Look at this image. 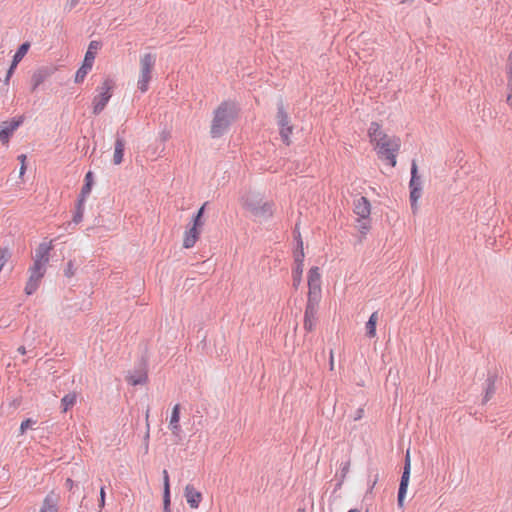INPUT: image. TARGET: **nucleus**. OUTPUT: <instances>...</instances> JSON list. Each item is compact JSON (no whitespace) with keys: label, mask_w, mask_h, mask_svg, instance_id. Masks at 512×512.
Wrapping results in <instances>:
<instances>
[{"label":"nucleus","mask_w":512,"mask_h":512,"mask_svg":"<svg viewBox=\"0 0 512 512\" xmlns=\"http://www.w3.org/2000/svg\"><path fill=\"white\" fill-rule=\"evenodd\" d=\"M237 116L236 105L232 102H223L214 112L211 124V136L213 138L221 137L232 124Z\"/></svg>","instance_id":"1"},{"label":"nucleus","mask_w":512,"mask_h":512,"mask_svg":"<svg viewBox=\"0 0 512 512\" xmlns=\"http://www.w3.org/2000/svg\"><path fill=\"white\" fill-rule=\"evenodd\" d=\"M375 145L379 158L388 161L394 167L396 165V153L400 148V139L381 134Z\"/></svg>","instance_id":"2"},{"label":"nucleus","mask_w":512,"mask_h":512,"mask_svg":"<svg viewBox=\"0 0 512 512\" xmlns=\"http://www.w3.org/2000/svg\"><path fill=\"white\" fill-rule=\"evenodd\" d=\"M243 205L255 217L266 219L272 216V203L263 201L260 195L255 193H248L243 198Z\"/></svg>","instance_id":"3"},{"label":"nucleus","mask_w":512,"mask_h":512,"mask_svg":"<svg viewBox=\"0 0 512 512\" xmlns=\"http://www.w3.org/2000/svg\"><path fill=\"white\" fill-rule=\"evenodd\" d=\"M155 56L151 53L143 55L140 59V75L137 82L138 89L144 93L148 90L149 82L152 78V70L155 65Z\"/></svg>","instance_id":"4"},{"label":"nucleus","mask_w":512,"mask_h":512,"mask_svg":"<svg viewBox=\"0 0 512 512\" xmlns=\"http://www.w3.org/2000/svg\"><path fill=\"white\" fill-rule=\"evenodd\" d=\"M101 43L98 41H91L88 50L85 54L82 66L77 70L75 75V83H82L93 67L95 55L98 49H100Z\"/></svg>","instance_id":"5"},{"label":"nucleus","mask_w":512,"mask_h":512,"mask_svg":"<svg viewBox=\"0 0 512 512\" xmlns=\"http://www.w3.org/2000/svg\"><path fill=\"white\" fill-rule=\"evenodd\" d=\"M409 188L411 209L413 213H416L418 209L417 201L422 194V180L418 175V168L415 160H413L411 164V179L409 182Z\"/></svg>","instance_id":"6"},{"label":"nucleus","mask_w":512,"mask_h":512,"mask_svg":"<svg viewBox=\"0 0 512 512\" xmlns=\"http://www.w3.org/2000/svg\"><path fill=\"white\" fill-rule=\"evenodd\" d=\"M277 110L276 118L281 139L286 145H290V134L293 131V126L290 124L289 116L284 109L282 101L278 103Z\"/></svg>","instance_id":"7"},{"label":"nucleus","mask_w":512,"mask_h":512,"mask_svg":"<svg viewBox=\"0 0 512 512\" xmlns=\"http://www.w3.org/2000/svg\"><path fill=\"white\" fill-rule=\"evenodd\" d=\"M114 87V82L111 79H106L101 87V92L96 95L93 99V113L95 115L100 114L107 103L109 102L112 93L111 90Z\"/></svg>","instance_id":"8"},{"label":"nucleus","mask_w":512,"mask_h":512,"mask_svg":"<svg viewBox=\"0 0 512 512\" xmlns=\"http://www.w3.org/2000/svg\"><path fill=\"white\" fill-rule=\"evenodd\" d=\"M29 271L30 277L26 283L25 292L28 295H31L38 289L41 280L46 273V266L33 263Z\"/></svg>","instance_id":"9"},{"label":"nucleus","mask_w":512,"mask_h":512,"mask_svg":"<svg viewBox=\"0 0 512 512\" xmlns=\"http://www.w3.org/2000/svg\"><path fill=\"white\" fill-rule=\"evenodd\" d=\"M24 121V116H19L17 118H13L10 121H4L0 125V142L3 145H7L9 143L10 138L14 134V132L22 125Z\"/></svg>","instance_id":"10"},{"label":"nucleus","mask_w":512,"mask_h":512,"mask_svg":"<svg viewBox=\"0 0 512 512\" xmlns=\"http://www.w3.org/2000/svg\"><path fill=\"white\" fill-rule=\"evenodd\" d=\"M410 466H411L410 465V453H409V451H407L406 455H405L404 470H403V473L401 476V481H400L399 490H398L397 502H398L399 507L403 506V501H404V497H405V494L407 491L409 478H410Z\"/></svg>","instance_id":"11"},{"label":"nucleus","mask_w":512,"mask_h":512,"mask_svg":"<svg viewBox=\"0 0 512 512\" xmlns=\"http://www.w3.org/2000/svg\"><path fill=\"white\" fill-rule=\"evenodd\" d=\"M53 249L52 241L41 243L37 247L34 256V263L46 266L50 259V251Z\"/></svg>","instance_id":"12"},{"label":"nucleus","mask_w":512,"mask_h":512,"mask_svg":"<svg viewBox=\"0 0 512 512\" xmlns=\"http://www.w3.org/2000/svg\"><path fill=\"white\" fill-rule=\"evenodd\" d=\"M354 212L359 219L367 220L370 215V203L365 197H360L355 201Z\"/></svg>","instance_id":"13"},{"label":"nucleus","mask_w":512,"mask_h":512,"mask_svg":"<svg viewBox=\"0 0 512 512\" xmlns=\"http://www.w3.org/2000/svg\"><path fill=\"white\" fill-rule=\"evenodd\" d=\"M185 498L187 503L191 508H198L200 502L202 501L201 492L197 491L193 485L188 484L185 487Z\"/></svg>","instance_id":"14"},{"label":"nucleus","mask_w":512,"mask_h":512,"mask_svg":"<svg viewBox=\"0 0 512 512\" xmlns=\"http://www.w3.org/2000/svg\"><path fill=\"white\" fill-rule=\"evenodd\" d=\"M309 291H321V275L318 267H312L308 273Z\"/></svg>","instance_id":"15"},{"label":"nucleus","mask_w":512,"mask_h":512,"mask_svg":"<svg viewBox=\"0 0 512 512\" xmlns=\"http://www.w3.org/2000/svg\"><path fill=\"white\" fill-rule=\"evenodd\" d=\"M201 232V228L198 227H191L189 228L184 237L183 246L187 249L192 248L195 243L197 242L199 235Z\"/></svg>","instance_id":"16"},{"label":"nucleus","mask_w":512,"mask_h":512,"mask_svg":"<svg viewBox=\"0 0 512 512\" xmlns=\"http://www.w3.org/2000/svg\"><path fill=\"white\" fill-rule=\"evenodd\" d=\"M125 149V140L119 135L116 136L115 139V147H114V155H113V163L115 165H119L123 161Z\"/></svg>","instance_id":"17"},{"label":"nucleus","mask_w":512,"mask_h":512,"mask_svg":"<svg viewBox=\"0 0 512 512\" xmlns=\"http://www.w3.org/2000/svg\"><path fill=\"white\" fill-rule=\"evenodd\" d=\"M40 512H58V499L53 493L45 497Z\"/></svg>","instance_id":"18"},{"label":"nucleus","mask_w":512,"mask_h":512,"mask_svg":"<svg viewBox=\"0 0 512 512\" xmlns=\"http://www.w3.org/2000/svg\"><path fill=\"white\" fill-rule=\"evenodd\" d=\"M179 420H180V405L176 404L173 407L171 418H170V423H169V427L172 430L174 435H179V433L181 431L180 425H179Z\"/></svg>","instance_id":"19"},{"label":"nucleus","mask_w":512,"mask_h":512,"mask_svg":"<svg viewBox=\"0 0 512 512\" xmlns=\"http://www.w3.org/2000/svg\"><path fill=\"white\" fill-rule=\"evenodd\" d=\"M317 311L305 309L304 313V329L308 332L312 331L317 322Z\"/></svg>","instance_id":"20"},{"label":"nucleus","mask_w":512,"mask_h":512,"mask_svg":"<svg viewBox=\"0 0 512 512\" xmlns=\"http://www.w3.org/2000/svg\"><path fill=\"white\" fill-rule=\"evenodd\" d=\"M320 299L321 291H308V300L305 309L318 311Z\"/></svg>","instance_id":"21"},{"label":"nucleus","mask_w":512,"mask_h":512,"mask_svg":"<svg viewBox=\"0 0 512 512\" xmlns=\"http://www.w3.org/2000/svg\"><path fill=\"white\" fill-rule=\"evenodd\" d=\"M29 48H30V43L29 42H25V43L20 45V47L16 51L15 55L13 56L12 68H16L17 67L18 63L27 54Z\"/></svg>","instance_id":"22"},{"label":"nucleus","mask_w":512,"mask_h":512,"mask_svg":"<svg viewBox=\"0 0 512 512\" xmlns=\"http://www.w3.org/2000/svg\"><path fill=\"white\" fill-rule=\"evenodd\" d=\"M378 321V313L373 312L366 323V335L369 338H373L376 335V324Z\"/></svg>","instance_id":"23"},{"label":"nucleus","mask_w":512,"mask_h":512,"mask_svg":"<svg viewBox=\"0 0 512 512\" xmlns=\"http://www.w3.org/2000/svg\"><path fill=\"white\" fill-rule=\"evenodd\" d=\"M304 251H303V241L301 240L300 234L297 236V249L294 252V262L295 266H303L304 261Z\"/></svg>","instance_id":"24"},{"label":"nucleus","mask_w":512,"mask_h":512,"mask_svg":"<svg viewBox=\"0 0 512 512\" xmlns=\"http://www.w3.org/2000/svg\"><path fill=\"white\" fill-rule=\"evenodd\" d=\"M147 378V373L145 371H138L135 374L128 376L127 381L129 384L136 386L146 383Z\"/></svg>","instance_id":"25"},{"label":"nucleus","mask_w":512,"mask_h":512,"mask_svg":"<svg viewBox=\"0 0 512 512\" xmlns=\"http://www.w3.org/2000/svg\"><path fill=\"white\" fill-rule=\"evenodd\" d=\"M47 74L43 70L36 71L31 77L32 91H35L46 79Z\"/></svg>","instance_id":"26"},{"label":"nucleus","mask_w":512,"mask_h":512,"mask_svg":"<svg viewBox=\"0 0 512 512\" xmlns=\"http://www.w3.org/2000/svg\"><path fill=\"white\" fill-rule=\"evenodd\" d=\"M368 134L371 139V142L376 144L377 139H379L381 134H384V133L380 130V125L378 123L372 122L369 127Z\"/></svg>","instance_id":"27"},{"label":"nucleus","mask_w":512,"mask_h":512,"mask_svg":"<svg viewBox=\"0 0 512 512\" xmlns=\"http://www.w3.org/2000/svg\"><path fill=\"white\" fill-rule=\"evenodd\" d=\"M76 398V393H69L61 399V406L63 407V412H67L69 408L75 405Z\"/></svg>","instance_id":"28"},{"label":"nucleus","mask_w":512,"mask_h":512,"mask_svg":"<svg viewBox=\"0 0 512 512\" xmlns=\"http://www.w3.org/2000/svg\"><path fill=\"white\" fill-rule=\"evenodd\" d=\"M84 214V202L83 199H79L76 205V211L73 216V222L79 224L83 219Z\"/></svg>","instance_id":"29"},{"label":"nucleus","mask_w":512,"mask_h":512,"mask_svg":"<svg viewBox=\"0 0 512 512\" xmlns=\"http://www.w3.org/2000/svg\"><path fill=\"white\" fill-rule=\"evenodd\" d=\"M303 266L296 265L293 269V286L297 288L301 282Z\"/></svg>","instance_id":"30"},{"label":"nucleus","mask_w":512,"mask_h":512,"mask_svg":"<svg viewBox=\"0 0 512 512\" xmlns=\"http://www.w3.org/2000/svg\"><path fill=\"white\" fill-rule=\"evenodd\" d=\"M205 205L204 204L197 212V214L194 216L193 218V227H198V228H202V226L204 225V222L202 220V217H203V214H204V210H205Z\"/></svg>","instance_id":"31"},{"label":"nucleus","mask_w":512,"mask_h":512,"mask_svg":"<svg viewBox=\"0 0 512 512\" xmlns=\"http://www.w3.org/2000/svg\"><path fill=\"white\" fill-rule=\"evenodd\" d=\"M487 381H488V386L486 388V392H485V396H484L483 402H487L492 397V395L495 392V389H494V378L493 377H489Z\"/></svg>","instance_id":"32"},{"label":"nucleus","mask_w":512,"mask_h":512,"mask_svg":"<svg viewBox=\"0 0 512 512\" xmlns=\"http://www.w3.org/2000/svg\"><path fill=\"white\" fill-rule=\"evenodd\" d=\"M163 482H164V491L163 498L170 497V484H169V475L167 470L163 471Z\"/></svg>","instance_id":"33"},{"label":"nucleus","mask_w":512,"mask_h":512,"mask_svg":"<svg viewBox=\"0 0 512 512\" xmlns=\"http://www.w3.org/2000/svg\"><path fill=\"white\" fill-rule=\"evenodd\" d=\"M10 258V252L9 249L4 247L0 248V271L2 270L3 266L7 262V260Z\"/></svg>","instance_id":"34"},{"label":"nucleus","mask_w":512,"mask_h":512,"mask_svg":"<svg viewBox=\"0 0 512 512\" xmlns=\"http://www.w3.org/2000/svg\"><path fill=\"white\" fill-rule=\"evenodd\" d=\"M91 188H92V185H91V182H88V183H85L81 189V193H80V198L79 199H83V202L85 203V199L86 197L90 194L91 192Z\"/></svg>","instance_id":"35"},{"label":"nucleus","mask_w":512,"mask_h":512,"mask_svg":"<svg viewBox=\"0 0 512 512\" xmlns=\"http://www.w3.org/2000/svg\"><path fill=\"white\" fill-rule=\"evenodd\" d=\"M358 222H359V225H358L359 231L363 235H365L367 233V231L370 229L368 222L366 220H362V219H358Z\"/></svg>","instance_id":"36"},{"label":"nucleus","mask_w":512,"mask_h":512,"mask_svg":"<svg viewBox=\"0 0 512 512\" xmlns=\"http://www.w3.org/2000/svg\"><path fill=\"white\" fill-rule=\"evenodd\" d=\"M35 423H36V421H34L32 419L24 420L20 426L21 433H24L27 429L31 428Z\"/></svg>","instance_id":"37"},{"label":"nucleus","mask_w":512,"mask_h":512,"mask_svg":"<svg viewBox=\"0 0 512 512\" xmlns=\"http://www.w3.org/2000/svg\"><path fill=\"white\" fill-rule=\"evenodd\" d=\"M65 276L72 277L75 274V269L72 261L67 263V267L65 269Z\"/></svg>","instance_id":"38"},{"label":"nucleus","mask_w":512,"mask_h":512,"mask_svg":"<svg viewBox=\"0 0 512 512\" xmlns=\"http://www.w3.org/2000/svg\"><path fill=\"white\" fill-rule=\"evenodd\" d=\"M105 489L104 487L100 488V499H99V508L102 509L105 506Z\"/></svg>","instance_id":"39"},{"label":"nucleus","mask_w":512,"mask_h":512,"mask_svg":"<svg viewBox=\"0 0 512 512\" xmlns=\"http://www.w3.org/2000/svg\"><path fill=\"white\" fill-rule=\"evenodd\" d=\"M363 413H364V409L363 408H358L357 411L355 412L354 416H353V420L354 421L360 420L363 417Z\"/></svg>","instance_id":"40"},{"label":"nucleus","mask_w":512,"mask_h":512,"mask_svg":"<svg viewBox=\"0 0 512 512\" xmlns=\"http://www.w3.org/2000/svg\"><path fill=\"white\" fill-rule=\"evenodd\" d=\"M170 497L163 498V510L164 512H170Z\"/></svg>","instance_id":"41"},{"label":"nucleus","mask_w":512,"mask_h":512,"mask_svg":"<svg viewBox=\"0 0 512 512\" xmlns=\"http://www.w3.org/2000/svg\"><path fill=\"white\" fill-rule=\"evenodd\" d=\"M148 439H149V424L147 423V432H146V435H145V451L147 452L148 451Z\"/></svg>","instance_id":"42"},{"label":"nucleus","mask_w":512,"mask_h":512,"mask_svg":"<svg viewBox=\"0 0 512 512\" xmlns=\"http://www.w3.org/2000/svg\"><path fill=\"white\" fill-rule=\"evenodd\" d=\"M66 487L69 489V490H72L73 487H74V481L70 478L66 479V483H65Z\"/></svg>","instance_id":"43"},{"label":"nucleus","mask_w":512,"mask_h":512,"mask_svg":"<svg viewBox=\"0 0 512 512\" xmlns=\"http://www.w3.org/2000/svg\"><path fill=\"white\" fill-rule=\"evenodd\" d=\"M15 69H16V68H12V64H11V65H10V68H9V69H8V71H7L6 81H8V80L10 79V77L13 75V73H14V70H15Z\"/></svg>","instance_id":"44"},{"label":"nucleus","mask_w":512,"mask_h":512,"mask_svg":"<svg viewBox=\"0 0 512 512\" xmlns=\"http://www.w3.org/2000/svg\"><path fill=\"white\" fill-rule=\"evenodd\" d=\"M88 182H91V184L93 183V174L92 172H88L85 176V183H88Z\"/></svg>","instance_id":"45"},{"label":"nucleus","mask_w":512,"mask_h":512,"mask_svg":"<svg viewBox=\"0 0 512 512\" xmlns=\"http://www.w3.org/2000/svg\"><path fill=\"white\" fill-rule=\"evenodd\" d=\"M79 1L80 0H69V2H68L69 8L73 9L79 3Z\"/></svg>","instance_id":"46"},{"label":"nucleus","mask_w":512,"mask_h":512,"mask_svg":"<svg viewBox=\"0 0 512 512\" xmlns=\"http://www.w3.org/2000/svg\"><path fill=\"white\" fill-rule=\"evenodd\" d=\"M330 369L333 370L334 368V359H333V353H330Z\"/></svg>","instance_id":"47"},{"label":"nucleus","mask_w":512,"mask_h":512,"mask_svg":"<svg viewBox=\"0 0 512 512\" xmlns=\"http://www.w3.org/2000/svg\"><path fill=\"white\" fill-rule=\"evenodd\" d=\"M18 160L21 162V164L25 163L26 155L22 154L18 156Z\"/></svg>","instance_id":"48"},{"label":"nucleus","mask_w":512,"mask_h":512,"mask_svg":"<svg viewBox=\"0 0 512 512\" xmlns=\"http://www.w3.org/2000/svg\"><path fill=\"white\" fill-rule=\"evenodd\" d=\"M25 170H26V165H25V163H23V164H21V168H20V176H22L25 173Z\"/></svg>","instance_id":"49"},{"label":"nucleus","mask_w":512,"mask_h":512,"mask_svg":"<svg viewBox=\"0 0 512 512\" xmlns=\"http://www.w3.org/2000/svg\"><path fill=\"white\" fill-rule=\"evenodd\" d=\"M507 74L509 75V79L511 78L512 76V66H507Z\"/></svg>","instance_id":"50"},{"label":"nucleus","mask_w":512,"mask_h":512,"mask_svg":"<svg viewBox=\"0 0 512 512\" xmlns=\"http://www.w3.org/2000/svg\"><path fill=\"white\" fill-rule=\"evenodd\" d=\"M18 351H19L21 354H25V353H26V349H25V347H24V346H20V347L18 348Z\"/></svg>","instance_id":"51"},{"label":"nucleus","mask_w":512,"mask_h":512,"mask_svg":"<svg viewBox=\"0 0 512 512\" xmlns=\"http://www.w3.org/2000/svg\"><path fill=\"white\" fill-rule=\"evenodd\" d=\"M511 98H512V94H511V93H509V94L507 95V101H510V100H511Z\"/></svg>","instance_id":"52"},{"label":"nucleus","mask_w":512,"mask_h":512,"mask_svg":"<svg viewBox=\"0 0 512 512\" xmlns=\"http://www.w3.org/2000/svg\"><path fill=\"white\" fill-rule=\"evenodd\" d=\"M376 481H377V479H375V480L373 481V483H372V485H371L370 490H372V489H373L374 485L376 484Z\"/></svg>","instance_id":"53"},{"label":"nucleus","mask_w":512,"mask_h":512,"mask_svg":"<svg viewBox=\"0 0 512 512\" xmlns=\"http://www.w3.org/2000/svg\"><path fill=\"white\" fill-rule=\"evenodd\" d=\"M348 512H360L358 509H350Z\"/></svg>","instance_id":"54"},{"label":"nucleus","mask_w":512,"mask_h":512,"mask_svg":"<svg viewBox=\"0 0 512 512\" xmlns=\"http://www.w3.org/2000/svg\"><path fill=\"white\" fill-rule=\"evenodd\" d=\"M149 417V409L146 411V420H148Z\"/></svg>","instance_id":"55"}]
</instances>
